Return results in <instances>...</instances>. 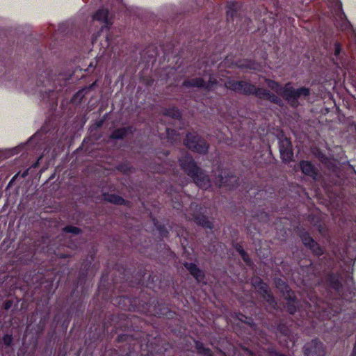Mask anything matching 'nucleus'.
I'll use <instances>...</instances> for the list:
<instances>
[{"label": "nucleus", "mask_w": 356, "mask_h": 356, "mask_svg": "<svg viewBox=\"0 0 356 356\" xmlns=\"http://www.w3.org/2000/svg\"><path fill=\"white\" fill-rule=\"evenodd\" d=\"M167 134H168V136H170V131L168 129H167Z\"/></svg>", "instance_id": "393cba45"}, {"label": "nucleus", "mask_w": 356, "mask_h": 356, "mask_svg": "<svg viewBox=\"0 0 356 356\" xmlns=\"http://www.w3.org/2000/svg\"><path fill=\"white\" fill-rule=\"evenodd\" d=\"M250 67V68H252V67ZM252 69H253V70H256L257 68H256V67H252Z\"/></svg>", "instance_id": "a878e982"}, {"label": "nucleus", "mask_w": 356, "mask_h": 356, "mask_svg": "<svg viewBox=\"0 0 356 356\" xmlns=\"http://www.w3.org/2000/svg\"><path fill=\"white\" fill-rule=\"evenodd\" d=\"M277 287L282 292L284 296L288 300H291L292 305H289L288 310L291 314H293L296 312L293 293L289 289V286L282 280H279L277 283Z\"/></svg>", "instance_id": "6e6552de"}, {"label": "nucleus", "mask_w": 356, "mask_h": 356, "mask_svg": "<svg viewBox=\"0 0 356 356\" xmlns=\"http://www.w3.org/2000/svg\"><path fill=\"white\" fill-rule=\"evenodd\" d=\"M206 79L207 77L205 76L204 79L195 78L191 81H185L184 86L186 87H203L210 90L213 88L214 84L224 85L225 88L237 92L247 95L256 94L260 98H264L277 104L280 101L277 97L270 95L266 90L257 89L254 85L245 81H236L230 79L223 80L220 79V81L218 82L211 76H209L207 81Z\"/></svg>", "instance_id": "f257e3e1"}, {"label": "nucleus", "mask_w": 356, "mask_h": 356, "mask_svg": "<svg viewBox=\"0 0 356 356\" xmlns=\"http://www.w3.org/2000/svg\"><path fill=\"white\" fill-rule=\"evenodd\" d=\"M166 115L171 116L172 118H179L180 117L179 111L175 108L167 111Z\"/></svg>", "instance_id": "aec40b11"}, {"label": "nucleus", "mask_w": 356, "mask_h": 356, "mask_svg": "<svg viewBox=\"0 0 356 356\" xmlns=\"http://www.w3.org/2000/svg\"><path fill=\"white\" fill-rule=\"evenodd\" d=\"M8 307H9V305H7L6 306V308L7 309V308H8Z\"/></svg>", "instance_id": "bb28decb"}, {"label": "nucleus", "mask_w": 356, "mask_h": 356, "mask_svg": "<svg viewBox=\"0 0 356 356\" xmlns=\"http://www.w3.org/2000/svg\"><path fill=\"white\" fill-rule=\"evenodd\" d=\"M301 239L304 245L309 247L314 254L317 255L323 254L322 248L307 234H302Z\"/></svg>", "instance_id": "1a4fd4ad"}, {"label": "nucleus", "mask_w": 356, "mask_h": 356, "mask_svg": "<svg viewBox=\"0 0 356 356\" xmlns=\"http://www.w3.org/2000/svg\"><path fill=\"white\" fill-rule=\"evenodd\" d=\"M192 219L197 225L209 229L212 228V223L204 216H195Z\"/></svg>", "instance_id": "4468645a"}, {"label": "nucleus", "mask_w": 356, "mask_h": 356, "mask_svg": "<svg viewBox=\"0 0 356 356\" xmlns=\"http://www.w3.org/2000/svg\"><path fill=\"white\" fill-rule=\"evenodd\" d=\"M184 145L193 151L198 153H205L208 149L207 143L199 138L197 134H189L184 140Z\"/></svg>", "instance_id": "20e7f679"}, {"label": "nucleus", "mask_w": 356, "mask_h": 356, "mask_svg": "<svg viewBox=\"0 0 356 356\" xmlns=\"http://www.w3.org/2000/svg\"><path fill=\"white\" fill-rule=\"evenodd\" d=\"M63 232L65 233H72L74 234H78L80 232L79 229L72 226L65 227L63 229Z\"/></svg>", "instance_id": "6ab92c4d"}, {"label": "nucleus", "mask_w": 356, "mask_h": 356, "mask_svg": "<svg viewBox=\"0 0 356 356\" xmlns=\"http://www.w3.org/2000/svg\"><path fill=\"white\" fill-rule=\"evenodd\" d=\"M182 169L193 178L197 186L202 188H207L209 186V179L200 169L196 165L193 160L188 155L179 159Z\"/></svg>", "instance_id": "7ed1b4c3"}, {"label": "nucleus", "mask_w": 356, "mask_h": 356, "mask_svg": "<svg viewBox=\"0 0 356 356\" xmlns=\"http://www.w3.org/2000/svg\"><path fill=\"white\" fill-rule=\"evenodd\" d=\"M341 47L340 44L335 43V44H334V55L339 56L341 53Z\"/></svg>", "instance_id": "4be33fe9"}, {"label": "nucleus", "mask_w": 356, "mask_h": 356, "mask_svg": "<svg viewBox=\"0 0 356 356\" xmlns=\"http://www.w3.org/2000/svg\"><path fill=\"white\" fill-rule=\"evenodd\" d=\"M328 6L331 8L335 15L342 21L341 25H338L341 29H346L349 23L346 21L344 13L342 11V4L340 0H327Z\"/></svg>", "instance_id": "39448f33"}, {"label": "nucleus", "mask_w": 356, "mask_h": 356, "mask_svg": "<svg viewBox=\"0 0 356 356\" xmlns=\"http://www.w3.org/2000/svg\"><path fill=\"white\" fill-rule=\"evenodd\" d=\"M305 355L306 356H324L325 351L322 343L313 340L310 343L305 346Z\"/></svg>", "instance_id": "0eeeda50"}, {"label": "nucleus", "mask_w": 356, "mask_h": 356, "mask_svg": "<svg viewBox=\"0 0 356 356\" xmlns=\"http://www.w3.org/2000/svg\"><path fill=\"white\" fill-rule=\"evenodd\" d=\"M300 167L303 174L312 177L313 179L316 180L318 174L314 166L307 161H302L300 163Z\"/></svg>", "instance_id": "9d476101"}, {"label": "nucleus", "mask_w": 356, "mask_h": 356, "mask_svg": "<svg viewBox=\"0 0 356 356\" xmlns=\"http://www.w3.org/2000/svg\"><path fill=\"white\" fill-rule=\"evenodd\" d=\"M184 266L190 271L191 274L197 280V282H202L203 278V273L197 268L195 264L191 263H186Z\"/></svg>", "instance_id": "f8f14e48"}, {"label": "nucleus", "mask_w": 356, "mask_h": 356, "mask_svg": "<svg viewBox=\"0 0 356 356\" xmlns=\"http://www.w3.org/2000/svg\"><path fill=\"white\" fill-rule=\"evenodd\" d=\"M126 131L124 129H120L115 131L113 134L112 137L113 138H121L125 135Z\"/></svg>", "instance_id": "a211bd4d"}, {"label": "nucleus", "mask_w": 356, "mask_h": 356, "mask_svg": "<svg viewBox=\"0 0 356 356\" xmlns=\"http://www.w3.org/2000/svg\"><path fill=\"white\" fill-rule=\"evenodd\" d=\"M280 152L282 159L285 163L292 160L293 154L291 141L287 138H283L280 140Z\"/></svg>", "instance_id": "423d86ee"}, {"label": "nucleus", "mask_w": 356, "mask_h": 356, "mask_svg": "<svg viewBox=\"0 0 356 356\" xmlns=\"http://www.w3.org/2000/svg\"><path fill=\"white\" fill-rule=\"evenodd\" d=\"M8 307H9V305H7L6 306V308L7 309V308H8Z\"/></svg>", "instance_id": "cd10ccee"}, {"label": "nucleus", "mask_w": 356, "mask_h": 356, "mask_svg": "<svg viewBox=\"0 0 356 356\" xmlns=\"http://www.w3.org/2000/svg\"><path fill=\"white\" fill-rule=\"evenodd\" d=\"M232 179H233V181H236V177H232V176L230 177H229V181H232L231 180H232Z\"/></svg>", "instance_id": "b1692460"}, {"label": "nucleus", "mask_w": 356, "mask_h": 356, "mask_svg": "<svg viewBox=\"0 0 356 356\" xmlns=\"http://www.w3.org/2000/svg\"><path fill=\"white\" fill-rule=\"evenodd\" d=\"M104 199L110 202L114 203L115 204H122L124 202V200L115 195H106Z\"/></svg>", "instance_id": "2eb2a0df"}, {"label": "nucleus", "mask_w": 356, "mask_h": 356, "mask_svg": "<svg viewBox=\"0 0 356 356\" xmlns=\"http://www.w3.org/2000/svg\"><path fill=\"white\" fill-rule=\"evenodd\" d=\"M196 348L200 353L210 356V350L204 348L202 343H196Z\"/></svg>", "instance_id": "f3484780"}, {"label": "nucleus", "mask_w": 356, "mask_h": 356, "mask_svg": "<svg viewBox=\"0 0 356 356\" xmlns=\"http://www.w3.org/2000/svg\"><path fill=\"white\" fill-rule=\"evenodd\" d=\"M236 248V250L238 252V253L242 257L245 263H247L248 264H249L250 260H249L248 256L247 255V254L245 253V252L244 251L243 248L241 245H237Z\"/></svg>", "instance_id": "dca6fc26"}, {"label": "nucleus", "mask_w": 356, "mask_h": 356, "mask_svg": "<svg viewBox=\"0 0 356 356\" xmlns=\"http://www.w3.org/2000/svg\"><path fill=\"white\" fill-rule=\"evenodd\" d=\"M3 343L7 346H10L13 341V337L11 335L6 334L3 337Z\"/></svg>", "instance_id": "412c9836"}, {"label": "nucleus", "mask_w": 356, "mask_h": 356, "mask_svg": "<svg viewBox=\"0 0 356 356\" xmlns=\"http://www.w3.org/2000/svg\"><path fill=\"white\" fill-rule=\"evenodd\" d=\"M268 88L274 90L277 94L283 97L286 100L290 102L293 106L296 105L297 99L301 96H307L309 94V90L306 88H300L297 90L293 88L290 83L286 84L283 88L277 83L272 80L266 81Z\"/></svg>", "instance_id": "f03ea898"}, {"label": "nucleus", "mask_w": 356, "mask_h": 356, "mask_svg": "<svg viewBox=\"0 0 356 356\" xmlns=\"http://www.w3.org/2000/svg\"><path fill=\"white\" fill-rule=\"evenodd\" d=\"M255 289H259L261 293H263L264 298L266 300L270 305H273L275 301L270 293L268 291V286L266 284L263 283L259 278L254 282Z\"/></svg>", "instance_id": "9b49d317"}, {"label": "nucleus", "mask_w": 356, "mask_h": 356, "mask_svg": "<svg viewBox=\"0 0 356 356\" xmlns=\"http://www.w3.org/2000/svg\"><path fill=\"white\" fill-rule=\"evenodd\" d=\"M226 185H228L227 178H223L222 177V175H220V181H219V186H226Z\"/></svg>", "instance_id": "5701e85b"}, {"label": "nucleus", "mask_w": 356, "mask_h": 356, "mask_svg": "<svg viewBox=\"0 0 356 356\" xmlns=\"http://www.w3.org/2000/svg\"><path fill=\"white\" fill-rule=\"evenodd\" d=\"M93 19L104 23V26H102V31L104 29V26H107L108 25V10L106 9H99L94 15Z\"/></svg>", "instance_id": "ddd939ff"}]
</instances>
